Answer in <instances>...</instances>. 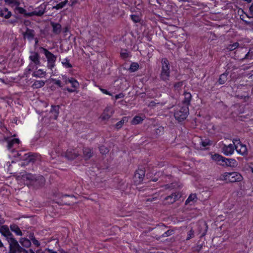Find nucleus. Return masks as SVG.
<instances>
[{
  "label": "nucleus",
  "mask_w": 253,
  "mask_h": 253,
  "mask_svg": "<svg viewBox=\"0 0 253 253\" xmlns=\"http://www.w3.org/2000/svg\"><path fill=\"white\" fill-rule=\"evenodd\" d=\"M189 114V108L187 106H178L174 113L175 118L179 122L185 120Z\"/></svg>",
  "instance_id": "f257e3e1"
},
{
  "label": "nucleus",
  "mask_w": 253,
  "mask_h": 253,
  "mask_svg": "<svg viewBox=\"0 0 253 253\" xmlns=\"http://www.w3.org/2000/svg\"><path fill=\"white\" fill-rule=\"evenodd\" d=\"M9 245V253H18L23 252L28 253V251L23 249L20 246L18 242L15 239H10L8 242Z\"/></svg>",
  "instance_id": "f03ea898"
},
{
  "label": "nucleus",
  "mask_w": 253,
  "mask_h": 253,
  "mask_svg": "<svg viewBox=\"0 0 253 253\" xmlns=\"http://www.w3.org/2000/svg\"><path fill=\"white\" fill-rule=\"evenodd\" d=\"M169 73L170 70L169 61L166 58L163 59L162 61V71L161 73V79L164 81L169 80Z\"/></svg>",
  "instance_id": "7ed1b4c3"
},
{
  "label": "nucleus",
  "mask_w": 253,
  "mask_h": 253,
  "mask_svg": "<svg viewBox=\"0 0 253 253\" xmlns=\"http://www.w3.org/2000/svg\"><path fill=\"white\" fill-rule=\"evenodd\" d=\"M31 62L29 64L28 69L29 71H34L37 70L38 65L40 64L39 56L37 53L33 52L31 53L29 57Z\"/></svg>",
  "instance_id": "20e7f679"
},
{
  "label": "nucleus",
  "mask_w": 253,
  "mask_h": 253,
  "mask_svg": "<svg viewBox=\"0 0 253 253\" xmlns=\"http://www.w3.org/2000/svg\"><path fill=\"white\" fill-rule=\"evenodd\" d=\"M44 54L47 60V67L52 70L55 66V62L56 60V56L48 51L45 48H43Z\"/></svg>",
  "instance_id": "39448f33"
},
{
  "label": "nucleus",
  "mask_w": 253,
  "mask_h": 253,
  "mask_svg": "<svg viewBox=\"0 0 253 253\" xmlns=\"http://www.w3.org/2000/svg\"><path fill=\"white\" fill-rule=\"evenodd\" d=\"M233 143L235 145V149L237 152L242 155L247 154V148L245 145L243 144L237 139H233Z\"/></svg>",
  "instance_id": "423d86ee"
},
{
  "label": "nucleus",
  "mask_w": 253,
  "mask_h": 253,
  "mask_svg": "<svg viewBox=\"0 0 253 253\" xmlns=\"http://www.w3.org/2000/svg\"><path fill=\"white\" fill-rule=\"evenodd\" d=\"M235 149V145L233 144H229L228 145L224 144L222 148V152L226 156H229L234 153Z\"/></svg>",
  "instance_id": "0eeeda50"
},
{
  "label": "nucleus",
  "mask_w": 253,
  "mask_h": 253,
  "mask_svg": "<svg viewBox=\"0 0 253 253\" xmlns=\"http://www.w3.org/2000/svg\"><path fill=\"white\" fill-rule=\"evenodd\" d=\"M145 175V171L142 169H138L134 176V181L136 184H139L143 181Z\"/></svg>",
  "instance_id": "6e6552de"
},
{
  "label": "nucleus",
  "mask_w": 253,
  "mask_h": 253,
  "mask_svg": "<svg viewBox=\"0 0 253 253\" xmlns=\"http://www.w3.org/2000/svg\"><path fill=\"white\" fill-rule=\"evenodd\" d=\"M0 232L5 237H6L7 241L8 242L10 239H14L12 234L10 232L8 227L7 226L3 225L0 228Z\"/></svg>",
  "instance_id": "1a4fd4ad"
},
{
  "label": "nucleus",
  "mask_w": 253,
  "mask_h": 253,
  "mask_svg": "<svg viewBox=\"0 0 253 253\" xmlns=\"http://www.w3.org/2000/svg\"><path fill=\"white\" fill-rule=\"evenodd\" d=\"M114 111L111 107H107L104 110V111L101 116V118L103 120H107L111 117Z\"/></svg>",
  "instance_id": "9d476101"
},
{
  "label": "nucleus",
  "mask_w": 253,
  "mask_h": 253,
  "mask_svg": "<svg viewBox=\"0 0 253 253\" xmlns=\"http://www.w3.org/2000/svg\"><path fill=\"white\" fill-rule=\"evenodd\" d=\"M237 165L238 163L235 159L225 158L222 166L235 168Z\"/></svg>",
  "instance_id": "9b49d317"
},
{
  "label": "nucleus",
  "mask_w": 253,
  "mask_h": 253,
  "mask_svg": "<svg viewBox=\"0 0 253 253\" xmlns=\"http://www.w3.org/2000/svg\"><path fill=\"white\" fill-rule=\"evenodd\" d=\"M243 179L242 175L237 172H230V182L241 181Z\"/></svg>",
  "instance_id": "f8f14e48"
},
{
  "label": "nucleus",
  "mask_w": 253,
  "mask_h": 253,
  "mask_svg": "<svg viewBox=\"0 0 253 253\" xmlns=\"http://www.w3.org/2000/svg\"><path fill=\"white\" fill-rule=\"evenodd\" d=\"M181 197V194L179 192H175L171 195L165 198L166 201H168L169 204H172L176 200H178Z\"/></svg>",
  "instance_id": "ddd939ff"
},
{
  "label": "nucleus",
  "mask_w": 253,
  "mask_h": 253,
  "mask_svg": "<svg viewBox=\"0 0 253 253\" xmlns=\"http://www.w3.org/2000/svg\"><path fill=\"white\" fill-rule=\"evenodd\" d=\"M225 157L218 154H211V159L215 162L217 164L222 166Z\"/></svg>",
  "instance_id": "4468645a"
},
{
  "label": "nucleus",
  "mask_w": 253,
  "mask_h": 253,
  "mask_svg": "<svg viewBox=\"0 0 253 253\" xmlns=\"http://www.w3.org/2000/svg\"><path fill=\"white\" fill-rule=\"evenodd\" d=\"M78 155V151L77 149H69L65 155V157L69 160H73Z\"/></svg>",
  "instance_id": "2eb2a0df"
},
{
  "label": "nucleus",
  "mask_w": 253,
  "mask_h": 253,
  "mask_svg": "<svg viewBox=\"0 0 253 253\" xmlns=\"http://www.w3.org/2000/svg\"><path fill=\"white\" fill-rule=\"evenodd\" d=\"M184 98L183 100V106L188 107L191 100L192 95L190 93L185 92L184 93Z\"/></svg>",
  "instance_id": "dca6fc26"
},
{
  "label": "nucleus",
  "mask_w": 253,
  "mask_h": 253,
  "mask_svg": "<svg viewBox=\"0 0 253 253\" xmlns=\"http://www.w3.org/2000/svg\"><path fill=\"white\" fill-rule=\"evenodd\" d=\"M22 179L25 181V184L28 185L30 184L32 181L36 180L35 176L33 175L28 173L22 176Z\"/></svg>",
  "instance_id": "f3484780"
},
{
  "label": "nucleus",
  "mask_w": 253,
  "mask_h": 253,
  "mask_svg": "<svg viewBox=\"0 0 253 253\" xmlns=\"http://www.w3.org/2000/svg\"><path fill=\"white\" fill-rule=\"evenodd\" d=\"M46 75V73L42 69H39L33 72L32 76L38 78H42L44 77Z\"/></svg>",
  "instance_id": "a211bd4d"
},
{
  "label": "nucleus",
  "mask_w": 253,
  "mask_h": 253,
  "mask_svg": "<svg viewBox=\"0 0 253 253\" xmlns=\"http://www.w3.org/2000/svg\"><path fill=\"white\" fill-rule=\"evenodd\" d=\"M19 242L24 247L29 248L31 246V241L26 238H21L19 240Z\"/></svg>",
  "instance_id": "6ab92c4d"
},
{
  "label": "nucleus",
  "mask_w": 253,
  "mask_h": 253,
  "mask_svg": "<svg viewBox=\"0 0 253 253\" xmlns=\"http://www.w3.org/2000/svg\"><path fill=\"white\" fill-rule=\"evenodd\" d=\"M200 144L201 145L200 148L204 149H206L207 146L211 145V142L208 139H205L204 140L200 139Z\"/></svg>",
  "instance_id": "aec40b11"
},
{
  "label": "nucleus",
  "mask_w": 253,
  "mask_h": 253,
  "mask_svg": "<svg viewBox=\"0 0 253 253\" xmlns=\"http://www.w3.org/2000/svg\"><path fill=\"white\" fill-rule=\"evenodd\" d=\"M20 142V140L17 138H13L8 141L7 147L8 149H11L15 145H18Z\"/></svg>",
  "instance_id": "412c9836"
},
{
  "label": "nucleus",
  "mask_w": 253,
  "mask_h": 253,
  "mask_svg": "<svg viewBox=\"0 0 253 253\" xmlns=\"http://www.w3.org/2000/svg\"><path fill=\"white\" fill-rule=\"evenodd\" d=\"M65 83L66 84H67L68 83H70L72 84V87L76 89H77L79 86V84L78 82L73 78L69 79L66 81Z\"/></svg>",
  "instance_id": "4be33fe9"
},
{
  "label": "nucleus",
  "mask_w": 253,
  "mask_h": 253,
  "mask_svg": "<svg viewBox=\"0 0 253 253\" xmlns=\"http://www.w3.org/2000/svg\"><path fill=\"white\" fill-rule=\"evenodd\" d=\"M10 229L12 231L14 232L18 236H22V233L20 228L16 225H11L10 226Z\"/></svg>",
  "instance_id": "5701e85b"
},
{
  "label": "nucleus",
  "mask_w": 253,
  "mask_h": 253,
  "mask_svg": "<svg viewBox=\"0 0 253 253\" xmlns=\"http://www.w3.org/2000/svg\"><path fill=\"white\" fill-rule=\"evenodd\" d=\"M45 82L42 80H37L33 83L32 87L34 88H39L43 86Z\"/></svg>",
  "instance_id": "b1692460"
},
{
  "label": "nucleus",
  "mask_w": 253,
  "mask_h": 253,
  "mask_svg": "<svg viewBox=\"0 0 253 253\" xmlns=\"http://www.w3.org/2000/svg\"><path fill=\"white\" fill-rule=\"evenodd\" d=\"M197 201V197L195 194H191L185 202L186 204L192 205Z\"/></svg>",
  "instance_id": "393cba45"
},
{
  "label": "nucleus",
  "mask_w": 253,
  "mask_h": 253,
  "mask_svg": "<svg viewBox=\"0 0 253 253\" xmlns=\"http://www.w3.org/2000/svg\"><path fill=\"white\" fill-rule=\"evenodd\" d=\"M0 16L4 17L5 18H8L11 16V12H9L7 9L4 8L0 10Z\"/></svg>",
  "instance_id": "a878e982"
},
{
  "label": "nucleus",
  "mask_w": 253,
  "mask_h": 253,
  "mask_svg": "<svg viewBox=\"0 0 253 253\" xmlns=\"http://www.w3.org/2000/svg\"><path fill=\"white\" fill-rule=\"evenodd\" d=\"M84 157L85 159L90 158L92 156L91 150L89 148H84L83 150Z\"/></svg>",
  "instance_id": "bb28decb"
},
{
  "label": "nucleus",
  "mask_w": 253,
  "mask_h": 253,
  "mask_svg": "<svg viewBox=\"0 0 253 253\" xmlns=\"http://www.w3.org/2000/svg\"><path fill=\"white\" fill-rule=\"evenodd\" d=\"M219 179L221 180L230 182V172L223 173L220 176Z\"/></svg>",
  "instance_id": "cd10ccee"
},
{
  "label": "nucleus",
  "mask_w": 253,
  "mask_h": 253,
  "mask_svg": "<svg viewBox=\"0 0 253 253\" xmlns=\"http://www.w3.org/2000/svg\"><path fill=\"white\" fill-rule=\"evenodd\" d=\"M144 117H141L139 116H135L131 121V124L133 125H137L142 122L144 120Z\"/></svg>",
  "instance_id": "c85d7f7f"
},
{
  "label": "nucleus",
  "mask_w": 253,
  "mask_h": 253,
  "mask_svg": "<svg viewBox=\"0 0 253 253\" xmlns=\"http://www.w3.org/2000/svg\"><path fill=\"white\" fill-rule=\"evenodd\" d=\"M34 36V32L32 30H28L26 31L24 35V37L25 39H27L29 40H31L33 39Z\"/></svg>",
  "instance_id": "c756f323"
},
{
  "label": "nucleus",
  "mask_w": 253,
  "mask_h": 253,
  "mask_svg": "<svg viewBox=\"0 0 253 253\" xmlns=\"http://www.w3.org/2000/svg\"><path fill=\"white\" fill-rule=\"evenodd\" d=\"M239 46H240V44L238 42H235L233 44H229L227 48L230 50H233ZM240 47L242 48L245 47L244 45H243L242 44L240 45Z\"/></svg>",
  "instance_id": "7c9ffc66"
},
{
  "label": "nucleus",
  "mask_w": 253,
  "mask_h": 253,
  "mask_svg": "<svg viewBox=\"0 0 253 253\" xmlns=\"http://www.w3.org/2000/svg\"><path fill=\"white\" fill-rule=\"evenodd\" d=\"M68 1V0H65L64 1H62L59 3L58 4H56L55 6H54L53 8H55L56 9H61L65 6V5L67 3Z\"/></svg>",
  "instance_id": "2f4dec72"
},
{
  "label": "nucleus",
  "mask_w": 253,
  "mask_h": 253,
  "mask_svg": "<svg viewBox=\"0 0 253 253\" xmlns=\"http://www.w3.org/2000/svg\"><path fill=\"white\" fill-rule=\"evenodd\" d=\"M139 68V65L138 63L133 62L131 63L129 68V70L131 72H134L138 70Z\"/></svg>",
  "instance_id": "473e14b6"
},
{
  "label": "nucleus",
  "mask_w": 253,
  "mask_h": 253,
  "mask_svg": "<svg viewBox=\"0 0 253 253\" xmlns=\"http://www.w3.org/2000/svg\"><path fill=\"white\" fill-rule=\"evenodd\" d=\"M18 157H20V160H27L28 162H30L32 160V158L27 154H25L24 156H21V154L19 153H17Z\"/></svg>",
  "instance_id": "72a5a7b5"
},
{
  "label": "nucleus",
  "mask_w": 253,
  "mask_h": 253,
  "mask_svg": "<svg viewBox=\"0 0 253 253\" xmlns=\"http://www.w3.org/2000/svg\"><path fill=\"white\" fill-rule=\"evenodd\" d=\"M53 32L56 34H58L61 31V26L59 24H52Z\"/></svg>",
  "instance_id": "f704fd0d"
},
{
  "label": "nucleus",
  "mask_w": 253,
  "mask_h": 253,
  "mask_svg": "<svg viewBox=\"0 0 253 253\" xmlns=\"http://www.w3.org/2000/svg\"><path fill=\"white\" fill-rule=\"evenodd\" d=\"M61 63L63 66L66 68H70L72 67L71 64L70 63L69 60L67 58L64 59L62 61Z\"/></svg>",
  "instance_id": "c9c22d12"
},
{
  "label": "nucleus",
  "mask_w": 253,
  "mask_h": 253,
  "mask_svg": "<svg viewBox=\"0 0 253 253\" xmlns=\"http://www.w3.org/2000/svg\"><path fill=\"white\" fill-rule=\"evenodd\" d=\"M227 74L226 73L220 75L219 79V83L220 84H224L225 82L227 80Z\"/></svg>",
  "instance_id": "e433bc0d"
},
{
  "label": "nucleus",
  "mask_w": 253,
  "mask_h": 253,
  "mask_svg": "<svg viewBox=\"0 0 253 253\" xmlns=\"http://www.w3.org/2000/svg\"><path fill=\"white\" fill-rule=\"evenodd\" d=\"M59 106H52V109L51 110V112H54V118L55 119H57L58 114V111H59Z\"/></svg>",
  "instance_id": "4c0bfd02"
},
{
  "label": "nucleus",
  "mask_w": 253,
  "mask_h": 253,
  "mask_svg": "<svg viewBox=\"0 0 253 253\" xmlns=\"http://www.w3.org/2000/svg\"><path fill=\"white\" fill-rule=\"evenodd\" d=\"M131 19L134 22L137 23V22H139L140 21L141 18L137 15L133 14V15H131Z\"/></svg>",
  "instance_id": "58836bf2"
},
{
  "label": "nucleus",
  "mask_w": 253,
  "mask_h": 253,
  "mask_svg": "<svg viewBox=\"0 0 253 253\" xmlns=\"http://www.w3.org/2000/svg\"><path fill=\"white\" fill-rule=\"evenodd\" d=\"M126 121V118H123L121 121L119 122L116 125V127L118 129L122 127L123 124L124 123V122Z\"/></svg>",
  "instance_id": "ea45409f"
},
{
  "label": "nucleus",
  "mask_w": 253,
  "mask_h": 253,
  "mask_svg": "<svg viewBox=\"0 0 253 253\" xmlns=\"http://www.w3.org/2000/svg\"><path fill=\"white\" fill-rule=\"evenodd\" d=\"M194 237V231L192 229H191L187 234V237L186 238L187 240L190 239L191 238Z\"/></svg>",
  "instance_id": "a19ab883"
},
{
  "label": "nucleus",
  "mask_w": 253,
  "mask_h": 253,
  "mask_svg": "<svg viewBox=\"0 0 253 253\" xmlns=\"http://www.w3.org/2000/svg\"><path fill=\"white\" fill-rule=\"evenodd\" d=\"M128 54L126 50H122L121 51V56L123 58H126Z\"/></svg>",
  "instance_id": "79ce46f5"
},
{
  "label": "nucleus",
  "mask_w": 253,
  "mask_h": 253,
  "mask_svg": "<svg viewBox=\"0 0 253 253\" xmlns=\"http://www.w3.org/2000/svg\"><path fill=\"white\" fill-rule=\"evenodd\" d=\"M100 151L101 153L104 154L107 153L108 152V149L105 146H101L99 148Z\"/></svg>",
  "instance_id": "37998d69"
},
{
  "label": "nucleus",
  "mask_w": 253,
  "mask_h": 253,
  "mask_svg": "<svg viewBox=\"0 0 253 253\" xmlns=\"http://www.w3.org/2000/svg\"><path fill=\"white\" fill-rule=\"evenodd\" d=\"M253 56V52L250 50L246 55L243 59H251Z\"/></svg>",
  "instance_id": "c03bdc74"
},
{
  "label": "nucleus",
  "mask_w": 253,
  "mask_h": 253,
  "mask_svg": "<svg viewBox=\"0 0 253 253\" xmlns=\"http://www.w3.org/2000/svg\"><path fill=\"white\" fill-rule=\"evenodd\" d=\"M31 240L32 241L33 243L37 247H39L40 245V243H39V242L35 238H32Z\"/></svg>",
  "instance_id": "a18cd8bd"
},
{
  "label": "nucleus",
  "mask_w": 253,
  "mask_h": 253,
  "mask_svg": "<svg viewBox=\"0 0 253 253\" xmlns=\"http://www.w3.org/2000/svg\"><path fill=\"white\" fill-rule=\"evenodd\" d=\"M99 89L100 90V91L104 94H107V95H112V94L109 92L106 89H104L103 88H102L101 87H99Z\"/></svg>",
  "instance_id": "49530a36"
},
{
  "label": "nucleus",
  "mask_w": 253,
  "mask_h": 253,
  "mask_svg": "<svg viewBox=\"0 0 253 253\" xmlns=\"http://www.w3.org/2000/svg\"><path fill=\"white\" fill-rule=\"evenodd\" d=\"M182 85V82H178L175 84L174 85V88L175 89H178L179 88H180Z\"/></svg>",
  "instance_id": "de8ad7c7"
},
{
  "label": "nucleus",
  "mask_w": 253,
  "mask_h": 253,
  "mask_svg": "<svg viewBox=\"0 0 253 253\" xmlns=\"http://www.w3.org/2000/svg\"><path fill=\"white\" fill-rule=\"evenodd\" d=\"M124 97V95L123 93H120L119 94H117L115 96V98L116 100L120 99V98H123Z\"/></svg>",
  "instance_id": "09e8293b"
},
{
  "label": "nucleus",
  "mask_w": 253,
  "mask_h": 253,
  "mask_svg": "<svg viewBox=\"0 0 253 253\" xmlns=\"http://www.w3.org/2000/svg\"><path fill=\"white\" fill-rule=\"evenodd\" d=\"M54 81H55V84L57 85H58V86H59L60 87H61L62 86V85H61V81L60 80H54Z\"/></svg>",
  "instance_id": "8fccbe9b"
},
{
  "label": "nucleus",
  "mask_w": 253,
  "mask_h": 253,
  "mask_svg": "<svg viewBox=\"0 0 253 253\" xmlns=\"http://www.w3.org/2000/svg\"><path fill=\"white\" fill-rule=\"evenodd\" d=\"M249 168L251 169L252 173H253V163H249Z\"/></svg>",
  "instance_id": "3c124183"
},
{
  "label": "nucleus",
  "mask_w": 253,
  "mask_h": 253,
  "mask_svg": "<svg viewBox=\"0 0 253 253\" xmlns=\"http://www.w3.org/2000/svg\"><path fill=\"white\" fill-rule=\"evenodd\" d=\"M250 11L251 12V14H252V16H253V3L252 4L250 7Z\"/></svg>",
  "instance_id": "603ef678"
},
{
  "label": "nucleus",
  "mask_w": 253,
  "mask_h": 253,
  "mask_svg": "<svg viewBox=\"0 0 253 253\" xmlns=\"http://www.w3.org/2000/svg\"><path fill=\"white\" fill-rule=\"evenodd\" d=\"M67 90L69 92H74L76 90V89H70V88H67Z\"/></svg>",
  "instance_id": "864d4df0"
},
{
  "label": "nucleus",
  "mask_w": 253,
  "mask_h": 253,
  "mask_svg": "<svg viewBox=\"0 0 253 253\" xmlns=\"http://www.w3.org/2000/svg\"><path fill=\"white\" fill-rule=\"evenodd\" d=\"M50 155H51V156L53 159H54V158H56V156H55V155H54V154H53V152H52V153L50 154Z\"/></svg>",
  "instance_id": "5fc2aeb1"
},
{
  "label": "nucleus",
  "mask_w": 253,
  "mask_h": 253,
  "mask_svg": "<svg viewBox=\"0 0 253 253\" xmlns=\"http://www.w3.org/2000/svg\"><path fill=\"white\" fill-rule=\"evenodd\" d=\"M2 246H3V244H2V242L1 241V240H0V248L2 247Z\"/></svg>",
  "instance_id": "6e6d98bb"
},
{
  "label": "nucleus",
  "mask_w": 253,
  "mask_h": 253,
  "mask_svg": "<svg viewBox=\"0 0 253 253\" xmlns=\"http://www.w3.org/2000/svg\"><path fill=\"white\" fill-rule=\"evenodd\" d=\"M203 226L205 227V228L207 229V225L206 224V223H203Z\"/></svg>",
  "instance_id": "4d7b16f0"
},
{
  "label": "nucleus",
  "mask_w": 253,
  "mask_h": 253,
  "mask_svg": "<svg viewBox=\"0 0 253 253\" xmlns=\"http://www.w3.org/2000/svg\"><path fill=\"white\" fill-rule=\"evenodd\" d=\"M40 178H41V180L42 181H44V178H43V177L42 176H40Z\"/></svg>",
  "instance_id": "13d9d810"
},
{
  "label": "nucleus",
  "mask_w": 253,
  "mask_h": 253,
  "mask_svg": "<svg viewBox=\"0 0 253 253\" xmlns=\"http://www.w3.org/2000/svg\"><path fill=\"white\" fill-rule=\"evenodd\" d=\"M43 13V11H42V12H39L38 13V14L40 15L42 14Z\"/></svg>",
  "instance_id": "bf43d9fd"
},
{
  "label": "nucleus",
  "mask_w": 253,
  "mask_h": 253,
  "mask_svg": "<svg viewBox=\"0 0 253 253\" xmlns=\"http://www.w3.org/2000/svg\"><path fill=\"white\" fill-rule=\"evenodd\" d=\"M29 252H30V253H35L33 251V250H31H31H30Z\"/></svg>",
  "instance_id": "052dcab7"
},
{
  "label": "nucleus",
  "mask_w": 253,
  "mask_h": 253,
  "mask_svg": "<svg viewBox=\"0 0 253 253\" xmlns=\"http://www.w3.org/2000/svg\"><path fill=\"white\" fill-rule=\"evenodd\" d=\"M75 3H76V1L73 2V3H72L71 5H73Z\"/></svg>",
  "instance_id": "680f3d73"
},
{
  "label": "nucleus",
  "mask_w": 253,
  "mask_h": 253,
  "mask_svg": "<svg viewBox=\"0 0 253 253\" xmlns=\"http://www.w3.org/2000/svg\"><path fill=\"white\" fill-rule=\"evenodd\" d=\"M205 234H206V233H205V232H204V233H203L202 235H203V236H204V235H205Z\"/></svg>",
  "instance_id": "e2e57ef3"
},
{
  "label": "nucleus",
  "mask_w": 253,
  "mask_h": 253,
  "mask_svg": "<svg viewBox=\"0 0 253 253\" xmlns=\"http://www.w3.org/2000/svg\"><path fill=\"white\" fill-rule=\"evenodd\" d=\"M64 196H69L68 195H65Z\"/></svg>",
  "instance_id": "0e129e2a"
}]
</instances>
